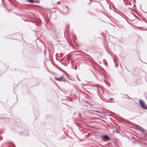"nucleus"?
<instances>
[{
	"mask_svg": "<svg viewBox=\"0 0 147 147\" xmlns=\"http://www.w3.org/2000/svg\"><path fill=\"white\" fill-rule=\"evenodd\" d=\"M139 103L141 107L144 109H147V106L144 102L142 100H139Z\"/></svg>",
	"mask_w": 147,
	"mask_h": 147,
	"instance_id": "nucleus-1",
	"label": "nucleus"
},
{
	"mask_svg": "<svg viewBox=\"0 0 147 147\" xmlns=\"http://www.w3.org/2000/svg\"><path fill=\"white\" fill-rule=\"evenodd\" d=\"M55 79L57 81H65V78L63 77V75H62L61 77L59 78L55 77Z\"/></svg>",
	"mask_w": 147,
	"mask_h": 147,
	"instance_id": "nucleus-2",
	"label": "nucleus"
},
{
	"mask_svg": "<svg viewBox=\"0 0 147 147\" xmlns=\"http://www.w3.org/2000/svg\"><path fill=\"white\" fill-rule=\"evenodd\" d=\"M104 139L106 141H108L109 140V137L107 135L104 136H102Z\"/></svg>",
	"mask_w": 147,
	"mask_h": 147,
	"instance_id": "nucleus-3",
	"label": "nucleus"
},
{
	"mask_svg": "<svg viewBox=\"0 0 147 147\" xmlns=\"http://www.w3.org/2000/svg\"><path fill=\"white\" fill-rule=\"evenodd\" d=\"M136 127L138 129V130H139V129L141 127L140 126L138 125H135Z\"/></svg>",
	"mask_w": 147,
	"mask_h": 147,
	"instance_id": "nucleus-4",
	"label": "nucleus"
},
{
	"mask_svg": "<svg viewBox=\"0 0 147 147\" xmlns=\"http://www.w3.org/2000/svg\"><path fill=\"white\" fill-rule=\"evenodd\" d=\"M139 130H140V132H143L144 133L145 132L144 130L142 129V127H141Z\"/></svg>",
	"mask_w": 147,
	"mask_h": 147,
	"instance_id": "nucleus-5",
	"label": "nucleus"
},
{
	"mask_svg": "<svg viewBox=\"0 0 147 147\" xmlns=\"http://www.w3.org/2000/svg\"><path fill=\"white\" fill-rule=\"evenodd\" d=\"M28 1L30 3H32L33 2V0H28Z\"/></svg>",
	"mask_w": 147,
	"mask_h": 147,
	"instance_id": "nucleus-6",
	"label": "nucleus"
},
{
	"mask_svg": "<svg viewBox=\"0 0 147 147\" xmlns=\"http://www.w3.org/2000/svg\"><path fill=\"white\" fill-rule=\"evenodd\" d=\"M115 66L116 67H117V65L116 64H115Z\"/></svg>",
	"mask_w": 147,
	"mask_h": 147,
	"instance_id": "nucleus-7",
	"label": "nucleus"
},
{
	"mask_svg": "<svg viewBox=\"0 0 147 147\" xmlns=\"http://www.w3.org/2000/svg\"><path fill=\"white\" fill-rule=\"evenodd\" d=\"M114 62L115 63V60L114 59Z\"/></svg>",
	"mask_w": 147,
	"mask_h": 147,
	"instance_id": "nucleus-8",
	"label": "nucleus"
},
{
	"mask_svg": "<svg viewBox=\"0 0 147 147\" xmlns=\"http://www.w3.org/2000/svg\"><path fill=\"white\" fill-rule=\"evenodd\" d=\"M112 99H113L112 98H111L110 99V100H111Z\"/></svg>",
	"mask_w": 147,
	"mask_h": 147,
	"instance_id": "nucleus-9",
	"label": "nucleus"
},
{
	"mask_svg": "<svg viewBox=\"0 0 147 147\" xmlns=\"http://www.w3.org/2000/svg\"><path fill=\"white\" fill-rule=\"evenodd\" d=\"M146 99L147 100V96L146 97Z\"/></svg>",
	"mask_w": 147,
	"mask_h": 147,
	"instance_id": "nucleus-10",
	"label": "nucleus"
},
{
	"mask_svg": "<svg viewBox=\"0 0 147 147\" xmlns=\"http://www.w3.org/2000/svg\"><path fill=\"white\" fill-rule=\"evenodd\" d=\"M146 140L147 141V138H146Z\"/></svg>",
	"mask_w": 147,
	"mask_h": 147,
	"instance_id": "nucleus-11",
	"label": "nucleus"
}]
</instances>
